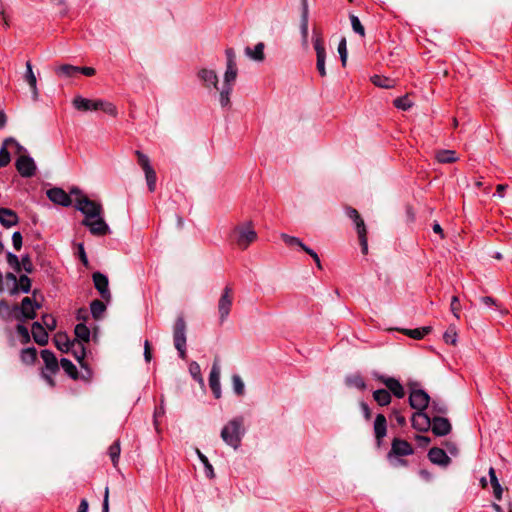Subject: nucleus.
Returning <instances> with one entry per match:
<instances>
[{"mask_svg": "<svg viewBox=\"0 0 512 512\" xmlns=\"http://www.w3.org/2000/svg\"><path fill=\"white\" fill-rule=\"evenodd\" d=\"M20 264H21V270L23 269L26 273H29V274L33 272L34 266L31 261V258L28 254L21 257Z\"/></svg>", "mask_w": 512, "mask_h": 512, "instance_id": "obj_59", "label": "nucleus"}, {"mask_svg": "<svg viewBox=\"0 0 512 512\" xmlns=\"http://www.w3.org/2000/svg\"><path fill=\"white\" fill-rule=\"evenodd\" d=\"M189 372L194 380L198 381L200 384H203V378L201 375V369L197 362L193 361L189 365Z\"/></svg>", "mask_w": 512, "mask_h": 512, "instance_id": "obj_55", "label": "nucleus"}, {"mask_svg": "<svg viewBox=\"0 0 512 512\" xmlns=\"http://www.w3.org/2000/svg\"><path fill=\"white\" fill-rule=\"evenodd\" d=\"M37 357V351L35 348L30 347L21 351V360L25 364H33Z\"/></svg>", "mask_w": 512, "mask_h": 512, "instance_id": "obj_43", "label": "nucleus"}, {"mask_svg": "<svg viewBox=\"0 0 512 512\" xmlns=\"http://www.w3.org/2000/svg\"><path fill=\"white\" fill-rule=\"evenodd\" d=\"M439 163H453L458 160V156L454 150H440L435 155Z\"/></svg>", "mask_w": 512, "mask_h": 512, "instance_id": "obj_33", "label": "nucleus"}, {"mask_svg": "<svg viewBox=\"0 0 512 512\" xmlns=\"http://www.w3.org/2000/svg\"><path fill=\"white\" fill-rule=\"evenodd\" d=\"M92 279L94 282V286L100 293L101 297L104 300L109 301L111 299V293L108 288L109 282L107 276L100 272H95L92 275Z\"/></svg>", "mask_w": 512, "mask_h": 512, "instance_id": "obj_16", "label": "nucleus"}, {"mask_svg": "<svg viewBox=\"0 0 512 512\" xmlns=\"http://www.w3.org/2000/svg\"><path fill=\"white\" fill-rule=\"evenodd\" d=\"M238 74L237 65H226L224 81L219 93L220 105L225 108L230 106V95Z\"/></svg>", "mask_w": 512, "mask_h": 512, "instance_id": "obj_2", "label": "nucleus"}, {"mask_svg": "<svg viewBox=\"0 0 512 512\" xmlns=\"http://www.w3.org/2000/svg\"><path fill=\"white\" fill-rule=\"evenodd\" d=\"M80 72V67L70 64H64L56 69V73L60 77H73Z\"/></svg>", "mask_w": 512, "mask_h": 512, "instance_id": "obj_35", "label": "nucleus"}, {"mask_svg": "<svg viewBox=\"0 0 512 512\" xmlns=\"http://www.w3.org/2000/svg\"><path fill=\"white\" fill-rule=\"evenodd\" d=\"M388 454L396 456H408L413 454V448L406 440L395 438L391 444V450Z\"/></svg>", "mask_w": 512, "mask_h": 512, "instance_id": "obj_19", "label": "nucleus"}, {"mask_svg": "<svg viewBox=\"0 0 512 512\" xmlns=\"http://www.w3.org/2000/svg\"><path fill=\"white\" fill-rule=\"evenodd\" d=\"M74 333L76 336V340H74L75 342H80L82 344L89 342L90 330L85 324H83V323L77 324L75 327Z\"/></svg>", "mask_w": 512, "mask_h": 512, "instance_id": "obj_31", "label": "nucleus"}, {"mask_svg": "<svg viewBox=\"0 0 512 512\" xmlns=\"http://www.w3.org/2000/svg\"><path fill=\"white\" fill-rule=\"evenodd\" d=\"M32 336L34 341L44 346L48 343L49 336L44 326L40 322H34L32 325Z\"/></svg>", "mask_w": 512, "mask_h": 512, "instance_id": "obj_27", "label": "nucleus"}, {"mask_svg": "<svg viewBox=\"0 0 512 512\" xmlns=\"http://www.w3.org/2000/svg\"><path fill=\"white\" fill-rule=\"evenodd\" d=\"M429 460L440 466H447L451 462V459L447 456L446 452L441 448H431L428 452Z\"/></svg>", "mask_w": 512, "mask_h": 512, "instance_id": "obj_22", "label": "nucleus"}, {"mask_svg": "<svg viewBox=\"0 0 512 512\" xmlns=\"http://www.w3.org/2000/svg\"><path fill=\"white\" fill-rule=\"evenodd\" d=\"M90 310L95 319H99L106 310L105 304L100 300H93L90 304Z\"/></svg>", "mask_w": 512, "mask_h": 512, "instance_id": "obj_42", "label": "nucleus"}, {"mask_svg": "<svg viewBox=\"0 0 512 512\" xmlns=\"http://www.w3.org/2000/svg\"><path fill=\"white\" fill-rule=\"evenodd\" d=\"M220 364L219 359L216 358L213 362L210 375H209V386L215 396L219 399L221 397V385H220Z\"/></svg>", "mask_w": 512, "mask_h": 512, "instance_id": "obj_13", "label": "nucleus"}, {"mask_svg": "<svg viewBox=\"0 0 512 512\" xmlns=\"http://www.w3.org/2000/svg\"><path fill=\"white\" fill-rule=\"evenodd\" d=\"M281 238L282 240L288 245V246H298L300 247L303 251H307V249H309L308 246H306L299 238L297 237H294V236H290V235H287V234H282L281 235Z\"/></svg>", "mask_w": 512, "mask_h": 512, "instance_id": "obj_44", "label": "nucleus"}, {"mask_svg": "<svg viewBox=\"0 0 512 512\" xmlns=\"http://www.w3.org/2000/svg\"><path fill=\"white\" fill-rule=\"evenodd\" d=\"M16 330L19 336L22 338L23 343H28L30 341V333L24 325L18 324Z\"/></svg>", "mask_w": 512, "mask_h": 512, "instance_id": "obj_62", "label": "nucleus"}, {"mask_svg": "<svg viewBox=\"0 0 512 512\" xmlns=\"http://www.w3.org/2000/svg\"><path fill=\"white\" fill-rule=\"evenodd\" d=\"M6 260L8 265L17 273L21 272V264L17 255L12 252L6 253Z\"/></svg>", "mask_w": 512, "mask_h": 512, "instance_id": "obj_53", "label": "nucleus"}, {"mask_svg": "<svg viewBox=\"0 0 512 512\" xmlns=\"http://www.w3.org/2000/svg\"><path fill=\"white\" fill-rule=\"evenodd\" d=\"M174 346L177 349L180 358H186V323L182 316H179L173 327Z\"/></svg>", "mask_w": 512, "mask_h": 512, "instance_id": "obj_3", "label": "nucleus"}, {"mask_svg": "<svg viewBox=\"0 0 512 512\" xmlns=\"http://www.w3.org/2000/svg\"><path fill=\"white\" fill-rule=\"evenodd\" d=\"M489 477L493 488V494L497 500H500L502 498L503 488L498 481L495 469L493 467H490L489 469Z\"/></svg>", "mask_w": 512, "mask_h": 512, "instance_id": "obj_32", "label": "nucleus"}, {"mask_svg": "<svg viewBox=\"0 0 512 512\" xmlns=\"http://www.w3.org/2000/svg\"><path fill=\"white\" fill-rule=\"evenodd\" d=\"M11 139L5 140L4 144H7ZM10 162V153L8 152L5 145H3L0 149V168L5 167Z\"/></svg>", "mask_w": 512, "mask_h": 512, "instance_id": "obj_57", "label": "nucleus"}, {"mask_svg": "<svg viewBox=\"0 0 512 512\" xmlns=\"http://www.w3.org/2000/svg\"><path fill=\"white\" fill-rule=\"evenodd\" d=\"M56 347L62 352H70L71 347L76 345V342L71 341L65 333H57L54 337Z\"/></svg>", "mask_w": 512, "mask_h": 512, "instance_id": "obj_28", "label": "nucleus"}, {"mask_svg": "<svg viewBox=\"0 0 512 512\" xmlns=\"http://www.w3.org/2000/svg\"><path fill=\"white\" fill-rule=\"evenodd\" d=\"M100 99L90 100L77 96L73 100V105L77 110L81 111H97L99 110Z\"/></svg>", "mask_w": 512, "mask_h": 512, "instance_id": "obj_21", "label": "nucleus"}, {"mask_svg": "<svg viewBox=\"0 0 512 512\" xmlns=\"http://www.w3.org/2000/svg\"><path fill=\"white\" fill-rule=\"evenodd\" d=\"M144 174H145V178H146V182H147L149 191L150 192L155 191L156 181H157V176H156L155 170L153 168L149 169V170L145 171Z\"/></svg>", "mask_w": 512, "mask_h": 512, "instance_id": "obj_52", "label": "nucleus"}, {"mask_svg": "<svg viewBox=\"0 0 512 512\" xmlns=\"http://www.w3.org/2000/svg\"><path fill=\"white\" fill-rule=\"evenodd\" d=\"M346 384L360 390H363L366 387L364 379L358 374L348 376L346 378Z\"/></svg>", "mask_w": 512, "mask_h": 512, "instance_id": "obj_45", "label": "nucleus"}, {"mask_svg": "<svg viewBox=\"0 0 512 512\" xmlns=\"http://www.w3.org/2000/svg\"><path fill=\"white\" fill-rule=\"evenodd\" d=\"M196 453H197L200 461L204 465L206 476L209 478H213L214 470H213V467H212L211 463L209 462L208 458L199 449L196 450Z\"/></svg>", "mask_w": 512, "mask_h": 512, "instance_id": "obj_49", "label": "nucleus"}, {"mask_svg": "<svg viewBox=\"0 0 512 512\" xmlns=\"http://www.w3.org/2000/svg\"><path fill=\"white\" fill-rule=\"evenodd\" d=\"M24 79L31 89L33 99L37 100L38 96H39V92H38V88H37V79L33 72L32 64L30 61L26 62V72L24 74Z\"/></svg>", "mask_w": 512, "mask_h": 512, "instance_id": "obj_26", "label": "nucleus"}, {"mask_svg": "<svg viewBox=\"0 0 512 512\" xmlns=\"http://www.w3.org/2000/svg\"><path fill=\"white\" fill-rule=\"evenodd\" d=\"M387 433V420L383 414H378L374 421V434L378 445L381 444L382 439L386 436Z\"/></svg>", "mask_w": 512, "mask_h": 512, "instance_id": "obj_25", "label": "nucleus"}, {"mask_svg": "<svg viewBox=\"0 0 512 512\" xmlns=\"http://www.w3.org/2000/svg\"><path fill=\"white\" fill-rule=\"evenodd\" d=\"M17 277L14 273L8 272L5 275L4 279V287L5 290L9 292L10 295L14 296L16 295V283H17Z\"/></svg>", "mask_w": 512, "mask_h": 512, "instance_id": "obj_36", "label": "nucleus"}, {"mask_svg": "<svg viewBox=\"0 0 512 512\" xmlns=\"http://www.w3.org/2000/svg\"><path fill=\"white\" fill-rule=\"evenodd\" d=\"M373 398L380 406L389 405L392 399L390 392L386 389L375 390L373 392Z\"/></svg>", "mask_w": 512, "mask_h": 512, "instance_id": "obj_34", "label": "nucleus"}, {"mask_svg": "<svg viewBox=\"0 0 512 512\" xmlns=\"http://www.w3.org/2000/svg\"><path fill=\"white\" fill-rule=\"evenodd\" d=\"M338 53L343 66H346L347 62V42L345 38H342L338 44Z\"/></svg>", "mask_w": 512, "mask_h": 512, "instance_id": "obj_58", "label": "nucleus"}, {"mask_svg": "<svg viewBox=\"0 0 512 512\" xmlns=\"http://www.w3.org/2000/svg\"><path fill=\"white\" fill-rule=\"evenodd\" d=\"M313 45L316 52V68L321 77L326 76L325 59L326 51L323 43V39L319 34H316L313 38Z\"/></svg>", "mask_w": 512, "mask_h": 512, "instance_id": "obj_9", "label": "nucleus"}, {"mask_svg": "<svg viewBox=\"0 0 512 512\" xmlns=\"http://www.w3.org/2000/svg\"><path fill=\"white\" fill-rule=\"evenodd\" d=\"M40 308V305L34 302L30 297H25L21 301L20 306H15L14 310L20 314L16 318L20 321L34 319L36 317V309Z\"/></svg>", "mask_w": 512, "mask_h": 512, "instance_id": "obj_7", "label": "nucleus"}, {"mask_svg": "<svg viewBox=\"0 0 512 512\" xmlns=\"http://www.w3.org/2000/svg\"><path fill=\"white\" fill-rule=\"evenodd\" d=\"M16 168L21 176L31 177L35 174L36 165L29 156H20L16 161Z\"/></svg>", "mask_w": 512, "mask_h": 512, "instance_id": "obj_15", "label": "nucleus"}, {"mask_svg": "<svg viewBox=\"0 0 512 512\" xmlns=\"http://www.w3.org/2000/svg\"><path fill=\"white\" fill-rule=\"evenodd\" d=\"M235 241L241 249H246L257 238V234L250 225L235 229Z\"/></svg>", "mask_w": 512, "mask_h": 512, "instance_id": "obj_10", "label": "nucleus"}, {"mask_svg": "<svg viewBox=\"0 0 512 512\" xmlns=\"http://www.w3.org/2000/svg\"><path fill=\"white\" fill-rule=\"evenodd\" d=\"M443 339L446 344L456 345L457 343V332L455 327L450 326L443 335Z\"/></svg>", "mask_w": 512, "mask_h": 512, "instance_id": "obj_56", "label": "nucleus"}, {"mask_svg": "<svg viewBox=\"0 0 512 512\" xmlns=\"http://www.w3.org/2000/svg\"><path fill=\"white\" fill-rule=\"evenodd\" d=\"M393 104L396 108L407 111L413 106V102L409 99L407 95L396 98L393 101Z\"/></svg>", "mask_w": 512, "mask_h": 512, "instance_id": "obj_47", "label": "nucleus"}, {"mask_svg": "<svg viewBox=\"0 0 512 512\" xmlns=\"http://www.w3.org/2000/svg\"><path fill=\"white\" fill-rule=\"evenodd\" d=\"M233 303V290L231 286L227 285L221 294V297L218 301V313L220 322L223 323L229 316Z\"/></svg>", "mask_w": 512, "mask_h": 512, "instance_id": "obj_6", "label": "nucleus"}, {"mask_svg": "<svg viewBox=\"0 0 512 512\" xmlns=\"http://www.w3.org/2000/svg\"><path fill=\"white\" fill-rule=\"evenodd\" d=\"M404 335L420 340L424 338L427 334H429L432 331L431 326H424L421 328H415V329H401L400 330Z\"/></svg>", "mask_w": 512, "mask_h": 512, "instance_id": "obj_29", "label": "nucleus"}, {"mask_svg": "<svg viewBox=\"0 0 512 512\" xmlns=\"http://www.w3.org/2000/svg\"><path fill=\"white\" fill-rule=\"evenodd\" d=\"M432 419L423 411H417L412 415V427L420 432H426L431 428Z\"/></svg>", "mask_w": 512, "mask_h": 512, "instance_id": "obj_17", "label": "nucleus"}, {"mask_svg": "<svg viewBox=\"0 0 512 512\" xmlns=\"http://www.w3.org/2000/svg\"><path fill=\"white\" fill-rule=\"evenodd\" d=\"M99 110L103 111L104 113L116 117L117 116V108L116 106L108 101L101 100L99 102Z\"/></svg>", "mask_w": 512, "mask_h": 512, "instance_id": "obj_50", "label": "nucleus"}, {"mask_svg": "<svg viewBox=\"0 0 512 512\" xmlns=\"http://www.w3.org/2000/svg\"><path fill=\"white\" fill-rule=\"evenodd\" d=\"M60 365L62 369L66 372V374L70 376L72 379L78 378L77 368L69 359L62 358L60 360Z\"/></svg>", "mask_w": 512, "mask_h": 512, "instance_id": "obj_38", "label": "nucleus"}, {"mask_svg": "<svg viewBox=\"0 0 512 512\" xmlns=\"http://www.w3.org/2000/svg\"><path fill=\"white\" fill-rule=\"evenodd\" d=\"M19 222L17 213L9 208H0V224L5 228H11Z\"/></svg>", "mask_w": 512, "mask_h": 512, "instance_id": "obj_23", "label": "nucleus"}, {"mask_svg": "<svg viewBox=\"0 0 512 512\" xmlns=\"http://www.w3.org/2000/svg\"><path fill=\"white\" fill-rule=\"evenodd\" d=\"M31 290V279L27 275H21L16 283V295L19 292L29 293Z\"/></svg>", "mask_w": 512, "mask_h": 512, "instance_id": "obj_37", "label": "nucleus"}, {"mask_svg": "<svg viewBox=\"0 0 512 512\" xmlns=\"http://www.w3.org/2000/svg\"><path fill=\"white\" fill-rule=\"evenodd\" d=\"M308 19L309 15L301 14L300 32L302 37V44L304 47L308 46Z\"/></svg>", "mask_w": 512, "mask_h": 512, "instance_id": "obj_40", "label": "nucleus"}, {"mask_svg": "<svg viewBox=\"0 0 512 512\" xmlns=\"http://www.w3.org/2000/svg\"><path fill=\"white\" fill-rule=\"evenodd\" d=\"M400 457L401 456H396V455H391V454L387 455L390 465L394 468H397L400 466H405L407 464V462L405 460L401 459Z\"/></svg>", "mask_w": 512, "mask_h": 512, "instance_id": "obj_61", "label": "nucleus"}, {"mask_svg": "<svg viewBox=\"0 0 512 512\" xmlns=\"http://www.w3.org/2000/svg\"><path fill=\"white\" fill-rule=\"evenodd\" d=\"M264 48H265L264 43L259 42L258 44L255 45L254 49H251L250 47H246L245 54L252 60L261 62L265 58Z\"/></svg>", "mask_w": 512, "mask_h": 512, "instance_id": "obj_30", "label": "nucleus"}, {"mask_svg": "<svg viewBox=\"0 0 512 512\" xmlns=\"http://www.w3.org/2000/svg\"><path fill=\"white\" fill-rule=\"evenodd\" d=\"M70 352H72L73 356L77 359V361L82 364L85 358V347L84 344L80 342H76V345L71 347Z\"/></svg>", "mask_w": 512, "mask_h": 512, "instance_id": "obj_51", "label": "nucleus"}, {"mask_svg": "<svg viewBox=\"0 0 512 512\" xmlns=\"http://www.w3.org/2000/svg\"><path fill=\"white\" fill-rule=\"evenodd\" d=\"M450 310L451 312L453 313V315L459 319V312L461 310V305H460V302H459V298L457 296H453L452 299H451V304H450Z\"/></svg>", "mask_w": 512, "mask_h": 512, "instance_id": "obj_63", "label": "nucleus"}, {"mask_svg": "<svg viewBox=\"0 0 512 512\" xmlns=\"http://www.w3.org/2000/svg\"><path fill=\"white\" fill-rule=\"evenodd\" d=\"M232 385L235 394H237L238 396H242L244 394L245 385L239 375L235 374L232 376Z\"/></svg>", "mask_w": 512, "mask_h": 512, "instance_id": "obj_54", "label": "nucleus"}, {"mask_svg": "<svg viewBox=\"0 0 512 512\" xmlns=\"http://www.w3.org/2000/svg\"><path fill=\"white\" fill-rule=\"evenodd\" d=\"M41 357L45 363L44 370L50 372L51 374H56L59 370V363H58V360L55 357L54 353L47 349L42 350Z\"/></svg>", "mask_w": 512, "mask_h": 512, "instance_id": "obj_24", "label": "nucleus"}, {"mask_svg": "<svg viewBox=\"0 0 512 512\" xmlns=\"http://www.w3.org/2000/svg\"><path fill=\"white\" fill-rule=\"evenodd\" d=\"M23 237L19 231H16L12 235V244L16 251H19L22 248Z\"/></svg>", "mask_w": 512, "mask_h": 512, "instance_id": "obj_64", "label": "nucleus"}, {"mask_svg": "<svg viewBox=\"0 0 512 512\" xmlns=\"http://www.w3.org/2000/svg\"><path fill=\"white\" fill-rule=\"evenodd\" d=\"M135 155L137 157L139 166L142 168L144 172L153 168L150 164V159L146 154H144L140 150H136Z\"/></svg>", "mask_w": 512, "mask_h": 512, "instance_id": "obj_48", "label": "nucleus"}, {"mask_svg": "<svg viewBox=\"0 0 512 512\" xmlns=\"http://www.w3.org/2000/svg\"><path fill=\"white\" fill-rule=\"evenodd\" d=\"M371 81L375 86L380 88L390 89L394 87V81L384 76L374 75Z\"/></svg>", "mask_w": 512, "mask_h": 512, "instance_id": "obj_39", "label": "nucleus"}, {"mask_svg": "<svg viewBox=\"0 0 512 512\" xmlns=\"http://www.w3.org/2000/svg\"><path fill=\"white\" fill-rule=\"evenodd\" d=\"M346 214L355 223L362 253L367 254L368 253L367 230H366V226H365L363 219L360 217L358 211L352 207L346 208Z\"/></svg>", "mask_w": 512, "mask_h": 512, "instance_id": "obj_4", "label": "nucleus"}, {"mask_svg": "<svg viewBox=\"0 0 512 512\" xmlns=\"http://www.w3.org/2000/svg\"><path fill=\"white\" fill-rule=\"evenodd\" d=\"M245 433L243 427V418L236 417L230 420L221 431L222 440L234 449H237L241 444V439Z\"/></svg>", "mask_w": 512, "mask_h": 512, "instance_id": "obj_1", "label": "nucleus"}, {"mask_svg": "<svg viewBox=\"0 0 512 512\" xmlns=\"http://www.w3.org/2000/svg\"><path fill=\"white\" fill-rule=\"evenodd\" d=\"M121 452L120 441L116 440L108 449V454L111 458L113 466L116 467L119 461Z\"/></svg>", "mask_w": 512, "mask_h": 512, "instance_id": "obj_41", "label": "nucleus"}, {"mask_svg": "<svg viewBox=\"0 0 512 512\" xmlns=\"http://www.w3.org/2000/svg\"><path fill=\"white\" fill-rule=\"evenodd\" d=\"M377 380L384 384L387 388L386 390L395 397L401 399L405 396L404 387L396 378L380 375L377 377Z\"/></svg>", "mask_w": 512, "mask_h": 512, "instance_id": "obj_14", "label": "nucleus"}, {"mask_svg": "<svg viewBox=\"0 0 512 512\" xmlns=\"http://www.w3.org/2000/svg\"><path fill=\"white\" fill-rule=\"evenodd\" d=\"M42 325H44L48 330L53 331L56 328V319L49 314H45L42 316Z\"/></svg>", "mask_w": 512, "mask_h": 512, "instance_id": "obj_60", "label": "nucleus"}, {"mask_svg": "<svg viewBox=\"0 0 512 512\" xmlns=\"http://www.w3.org/2000/svg\"><path fill=\"white\" fill-rule=\"evenodd\" d=\"M197 77L205 88L214 89L220 92V89L218 87V75L215 70L201 68L197 72Z\"/></svg>", "mask_w": 512, "mask_h": 512, "instance_id": "obj_12", "label": "nucleus"}, {"mask_svg": "<svg viewBox=\"0 0 512 512\" xmlns=\"http://www.w3.org/2000/svg\"><path fill=\"white\" fill-rule=\"evenodd\" d=\"M451 424L447 418L435 416L431 421L432 432L436 436H445L451 431Z\"/></svg>", "mask_w": 512, "mask_h": 512, "instance_id": "obj_20", "label": "nucleus"}, {"mask_svg": "<svg viewBox=\"0 0 512 512\" xmlns=\"http://www.w3.org/2000/svg\"><path fill=\"white\" fill-rule=\"evenodd\" d=\"M411 392L409 395L410 406L417 411H424L430 402L429 395L422 389H415L410 385Z\"/></svg>", "mask_w": 512, "mask_h": 512, "instance_id": "obj_8", "label": "nucleus"}, {"mask_svg": "<svg viewBox=\"0 0 512 512\" xmlns=\"http://www.w3.org/2000/svg\"><path fill=\"white\" fill-rule=\"evenodd\" d=\"M47 197L55 204L67 207L71 205V198L63 189L55 187L47 191Z\"/></svg>", "mask_w": 512, "mask_h": 512, "instance_id": "obj_18", "label": "nucleus"}, {"mask_svg": "<svg viewBox=\"0 0 512 512\" xmlns=\"http://www.w3.org/2000/svg\"><path fill=\"white\" fill-rule=\"evenodd\" d=\"M82 225L89 228L91 234L95 236H104L109 233V226L103 218V214L96 216L94 219H84Z\"/></svg>", "mask_w": 512, "mask_h": 512, "instance_id": "obj_11", "label": "nucleus"}, {"mask_svg": "<svg viewBox=\"0 0 512 512\" xmlns=\"http://www.w3.org/2000/svg\"><path fill=\"white\" fill-rule=\"evenodd\" d=\"M349 19H350L353 31L355 33H357L358 35H360L361 37H365V28L362 25L360 19L354 14H350Z\"/></svg>", "mask_w": 512, "mask_h": 512, "instance_id": "obj_46", "label": "nucleus"}, {"mask_svg": "<svg viewBox=\"0 0 512 512\" xmlns=\"http://www.w3.org/2000/svg\"><path fill=\"white\" fill-rule=\"evenodd\" d=\"M75 208L85 215V219H94L103 214L102 205L90 200L87 196H81L76 199Z\"/></svg>", "mask_w": 512, "mask_h": 512, "instance_id": "obj_5", "label": "nucleus"}]
</instances>
